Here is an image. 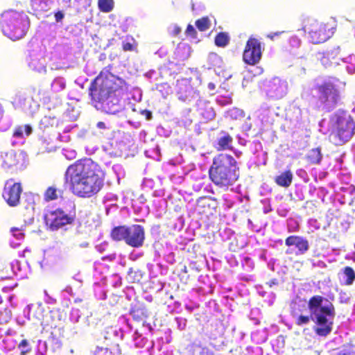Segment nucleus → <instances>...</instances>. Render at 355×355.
<instances>
[{
    "mask_svg": "<svg viewBox=\"0 0 355 355\" xmlns=\"http://www.w3.org/2000/svg\"><path fill=\"white\" fill-rule=\"evenodd\" d=\"M317 91L315 96L316 103L318 107L327 111L332 110L340 101V94L338 89L331 82H323L315 86Z\"/></svg>",
    "mask_w": 355,
    "mask_h": 355,
    "instance_id": "nucleus-8",
    "label": "nucleus"
},
{
    "mask_svg": "<svg viewBox=\"0 0 355 355\" xmlns=\"http://www.w3.org/2000/svg\"><path fill=\"white\" fill-rule=\"evenodd\" d=\"M29 253L31 252V250H28V249H25L24 251H23V256L24 257L26 253Z\"/></svg>",
    "mask_w": 355,
    "mask_h": 355,
    "instance_id": "nucleus-43",
    "label": "nucleus"
},
{
    "mask_svg": "<svg viewBox=\"0 0 355 355\" xmlns=\"http://www.w3.org/2000/svg\"><path fill=\"white\" fill-rule=\"evenodd\" d=\"M128 89L123 79L108 70H103L92 82L89 91L92 102L97 110L114 114L120 111L121 99Z\"/></svg>",
    "mask_w": 355,
    "mask_h": 355,
    "instance_id": "nucleus-2",
    "label": "nucleus"
},
{
    "mask_svg": "<svg viewBox=\"0 0 355 355\" xmlns=\"http://www.w3.org/2000/svg\"><path fill=\"white\" fill-rule=\"evenodd\" d=\"M181 31V28L178 26H175L173 31L174 35H178Z\"/></svg>",
    "mask_w": 355,
    "mask_h": 355,
    "instance_id": "nucleus-40",
    "label": "nucleus"
},
{
    "mask_svg": "<svg viewBox=\"0 0 355 355\" xmlns=\"http://www.w3.org/2000/svg\"><path fill=\"white\" fill-rule=\"evenodd\" d=\"M285 31H278L275 33H271L267 35V37L270 39L271 40H275V37L279 36L280 35L284 33Z\"/></svg>",
    "mask_w": 355,
    "mask_h": 355,
    "instance_id": "nucleus-36",
    "label": "nucleus"
},
{
    "mask_svg": "<svg viewBox=\"0 0 355 355\" xmlns=\"http://www.w3.org/2000/svg\"><path fill=\"white\" fill-rule=\"evenodd\" d=\"M55 19L57 22L61 21L64 18V14L61 11H58L54 15Z\"/></svg>",
    "mask_w": 355,
    "mask_h": 355,
    "instance_id": "nucleus-38",
    "label": "nucleus"
},
{
    "mask_svg": "<svg viewBox=\"0 0 355 355\" xmlns=\"http://www.w3.org/2000/svg\"><path fill=\"white\" fill-rule=\"evenodd\" d=\"M136 44L133 38L122 42V49L124 51H133L135 50Z\"/></svg>",
    "mask_w": 355,
    "mask_h": 355,
    "instance_id": "nucleus-28",
    "label": "nucleus"
},
{
    "mask_svg": "<svg viewBox=\"0 0 355 355\" xmlns=\"http://www.w3.org/2000/svg\"><path fill=\"white\" fill-rule=\"evenodd\" d=\"M196 347L200 348L202 350V353L206 352V354L208 355V354H209L208 349H207L205 347H200V346H196Z\"/></svg>",
    "mask_w": 355,
    "mask_h": 355,
    "instance_id": "nucleus-41",
    "label": "nucleus"
},
{
    "mask_svg": "<svg viewBox=\"0 0 355 355\" xmlns=\"http://www.w3.org/2000/svg\"><path fill=\"white\" fill-rule=\"evenodd\" d=\"M202 114L205 116V118L207 119H211L214 117L215 114L213 108L210 107L207 111L206 113H202Z\"/></svg>",
    "mask_w": 355,
    "mask_h": 355,
    "instance_id": "nucleus-34",
    "label": "nucleus"
},
{
    "mask_svg": "<svg viewBox=\"0 0 355 355\" xmlns=\"http://www.w3.org/2000/svg\"><path fill=\"white\" fill-rule=\"evenodd\" d=\"M340 55V47L334 46L322 52H318L315 54L316 59L325 67H330L338 64Z\"/></svg>",
    "mask_w": 355,
    "mask_h": 355,
    "instance_id": "nucleus-13",
    "label": "nucleus"
},
{
    "mask_svg": "<svg viewBox=\"0 0 355 355\" xmlns=\"http://www.w3.org/2000/svg\"><path fill=\"white\" fill-rule=\"evenodd\" d=\"M289 42L293 47L297 48L300 46L301 40L297 36L293 35L289 38Z\"/></svg>",
    "mask_w": 355,
    "mask_h": 355,
    "instance_id": "nucleus-32",
    "label": "nucleus"
},
{
    "mask_svg": "<svg viewBox=\"0 0 355 355\" xmlns=\"http://www.w3.org/2000/svg\"><path fill=\"white\" fill-rule=\"evenodd\" d=\"M336 355H355V352L350 349H343L338 352Z\"/></svg>",
    "mask_w": 355,
    "mask_h": 355,
    "instance_id": "nucleus-35",
    "label": "nucleus"
},
{
    "mask_svg": "<svg viewBox=\"0 0 355 355\" xmlns=\"http://www.w3.org/2000/svg\"><path fill=\"white\" fill-rule=\"evenodd\" d=\"M10 230L13 233V236L17 239H22L24 238V234L19 228L12 227Z\"/></svg>",
    "mask_w": 355,
    "mask_h": 355,
    "instance_id": "nucleus-33",
    "label": "nucleus"
},
{
    "mask_svg": "<svg viewBox=\"0 0 355 355\" xmlns=\"http://www.w3.org/2000/svg\"><path fill=\"white\" fill-rule=\"evenodd\" d=\"M355 132V122L352 117L346 112H341L336 114V120L334 129L330 134L331 141L336 145L341 146L348 141Z\"/></svg>",
    "mask_w": 355,
    "mask_h": 355,
    "instance_id": "nucleus-6",
    "label": "nucleus"
},
{
    "mask_svg": "<svg viewBox=\"0 0 355 355\" xmlns=\"http://www.w3.org/2000/svg\"><path fill=\"white\" fill-rule=\"evenodd\" d=\"M110 236L115 241H123L127 245L137 248L144 244L145 230L140 225H120L112 230Z\"/></svg>",
    "mask_w": 355,
    "mask_h": 355,
    "instance_id": "nucleus-7",
    "label": "nucleus"
},
{
    "mask_svg": "<svg viewBox=\"0 0 355 355\" xmlns=\"http://www.w3.org/2000/svg\"><path fill=\"white\" fill-rule=\"evenodd\" d=\"M3 298L1 297V295H0V304H1L3 303Z\"/></svg>",
    "mask_w": 355,
    "mask_h": 355,
    "instance_id": "nucleus-45",
    "label": "nucleus"
},
{
    "mask_svg": "<svg viewBox=\"0 0 355 355\" xmlns=\"http://www.w3.org/2000/svg\"><path fill=\"white\" fill-rule=\"evenodd\" d=\"M76 219V205L72 204V210L69 214L64 213L61 209H56L49 211L44 216L46 225L51 230H56L66 225L73 223Z\"/></svg>",
    "mask_w": 355,
    "mask_h": 355,
    "instance_id": "nucleus-10",
    "label": "nucleus"
},
{
    "mask_svg": "<svg viewBox=\"0 0 355 355\" xmlns=\"http://www.w3.org/2000/svg\"><path fill=\"white\" fill-rule=\"evenodd\" d=\"M93 355H112L108 348L97 347Z\"/></svg>",
    "mask_w": 355,
    "mask_h": 355,
    "instance_id": "nucleus-30",
    "label": "nucleus"
},
{
    "mask_svg": "<svg viewBox=\"0 0 355 355\" xmlns=\"http://www.w3.org/2000/svg\"><path fill=\"white\" fill-rule=\"evenodd\" d=\"M196 26L200 31H205L211 26L210 20L208 17H203L196 21Z\"/></svg>",
    "mask_w": 355,
    "mask_h": 355,
    "instance_id": "nucleus-26",
    "label": "nucleus"
},
{
    "mask_svg": "<svg viewBox=\"0 0 355 355\" xmlns=\"http://www.w3.org/2000/svg\"><path fill=\"white\" fill-rule=\"evenodd\" d=\"M322 153L320 148H315L311 149L306 156V159L310 164H318L322 160Z\"/></svg>",
    "mask_w": 355,
    "mask_h": 355,
    "instance_id": "nucleus-21",
    "label": "nucleus"
},
{
    "mask_svg": "<svg viewBox=\"0 0 355 355\" xmlns=\"http://www.w3.org/2000/svg\"><path fill=\"white\" fill-rule=\"evenodd\" d=\"M98 6L101 12H109L114 8V1L113 0H98Z\"/></svg>",
    "mask_w": 355,
    "mask_h": 355,
    "instance_id": "nucleus-25",
    "label": "nucleus"
},
{
    "mask_svg": "<svg viewBox=\"0 0 355 355\" xmlns=\"http://www.w3.org/2000/svg\"><path fill=\"white\" fill-rule=\"evenodd\" d=\"M261 55V42L257 38L250 37L243 50V62L249 65H255L260 61Z\"/></svg>",
    "mask_w": 355,
    "mask_h": 355,
    "instance_id": "nucleus-11",
    "label": "nucleus"
},
{
    "mask_svg": "<svg viewBox=\"0 0 355 355\" xmlns=\"http://www.w3.org/2000/svg\"><path fill=\"white\" fill-rule=\"evenodd\" d=\"M208 175L209 180L215 186L227 189L234 185L239 178L238 162L230 154H218L213 158Z\"/></svg>",
    "mask_w": 355,
    "mask_h": 355,
    "instance_id": "nucleus-4",
    "label": "nucleus"
},
{
    "mask_svg": "<svg viewBox=\"0 0 355 355\" xmlns=\"http://www.w3.org/2000/svg\"><path fill=\"white\" fill-rule=\"evenodd\" d=\"M96 125L100 129H105L106 128L105 123L103 121L98 122Z\"/></svg>",
    "mask_w": 355,
    "mask_h": 355,
    "instance_id": "nucleus-39",
    "label": "nucleus"
},
{
    "mask_svg": "<svg viewBox=\"0 0 355 355\" xmlns=\"http://www.w3.org/2000/svg\"><path fill=\"white\" fill-rule=\"evenodd\" d=\"M18 347L20 349V354L21 355H25L31 350L29 343L26 339L22 340L19 343Z\"/></svg>",
    "mask_w": 355,
    "mask_h": 355,
    "instance_id": "nucleus-29",
    "label": "nucleus"
},
{
    "mask_svg": "<svg viewBox=\"0 0 355 355\" xmlns=\"http://www.w3.org/2000/svg\"><path fill=\"white\" fill-rule=\"evenodd\" d=\"M208 87H209V89L213 90V89H215V85L214 83H209L208 84Z\"/></svg>",
    "mask_w": 355,
    "mask_h": 355,
    "instance_id": "nucleus-42",
    "label": "nucleus"
},
{
    "mask_svg": "<svg viewBox=\"0 0 355 355\" xmlns=\"http://www.w3.org/2000/svg\"><path fill=\"white\" fill-rule=\"evenodd\" d=\"M185 33L187 36H190L193 38H196L197 36L196 31L191 24L187 26Z\"/></svg>",
    "mask_w": 355,
    "mask_h": 355,
    "instance_id": "nucleus-31",
    "label": "nucleus"
},
{
    "mask_svg": "<svg viewBox=\"0 0 355 355\" xmlns=\"http://www.w3.org/2000/svg\"><path fill=\"white\" fill-rule=\"evenodd\" d=\"M116 346H117V347H118L119 354H121V349L119 348V345L117 344V345H116Z\"/></svg>",
    "mask_w": 355,
    "mask_h": 355,
    "instance_id": "nucleus-44",
    "label": "nucleus"
},
{
    "mask_svg": "<svg viewBox=\"0 0 355 355\" xmlns=\"http://www.w3.org/2000/svg\"><path fill=\"white\" fill-rule=\"evenodd\" d=\"M293 173L290 170H287L277 175L275 178V183L283 187H288L293 181Z\"/></svg>",
    "mask_w": 355,
    "mask_h": 355,
    "instance_id": "nucleus-17",
    "label": "nucleus"
},
{
    "mask_svg": "<svg viewBox=\"0 0 355 355\" xmlns=\"http://www.w3.org/2000/svg\"><path fill=\"white\" fill-rule=\"evenodd\" d=\"M285 244L287 246L295 245L300 254H304L309 248L308 240L299 236H288L285 240Z\"/></svg>",
    "mask_w": 355,
    "mask_h": 355,
    "instance_id": "nucleus-15",
    "label": "nucleus"
},
{
    "mask_svg": "<svg viewBox=\"0 0 355 355\" xmlns=\"http://www.w3.org/2000/svg\"><path fill=\"white\" fill-rule=\"evenodd\" d=\"M141 114L146 117L147 120H150L153 117L151 111L148 110H143L141 111Z\"/></svg>",
    "mask_w": 355,
    "mask_h": 355,
    "instance_id": "nucleus-37",
    "label": "nucleus"
},
{
    "mask_svg": "<svg viewBox=\"0 0 355 355\" xmlns=\"http://www.w3.org/2000/svg\"><path fill=\"white\" fill-rule=\"evenodd\" d=\"M216 200L210 197H201L197 200L196 211L199 214L208 216L216 209Z\"/></svg>",
    "mask_w": 355,
    "mask_h": 355,
    "instance_id": "nucleus-14",
    "label": "nucleus"
},
{
    "mask_svg": "<svg viewBox=\"0 0 355 355\" xmlns=\"http://www.w3.org/2000/svg\"><path fill=\"white\" fill-rule=\"evenodd\" d=\"M324 297L316 295L312 296L308 302L309 315H303L302 313L306 309L304 304L293 302L291 306V314L295 317V324L297 326L307 324L311 320L315 322V333L320 336H327L333 329V321L329 320L327 317L333 319L336 312L333 304L330 303L327 306H322Z\"/></svg>",
    "mask_w": 355,
    "mask_h": 355,
    "instance_id": "nucleus-3",
    "label": "nucleus"
},
{
    "mask_svg": "<svg viewBox=\"0 0 355 355\" xmlns=\"http://www.w3.org/2000/svg\"><path fill=\"white\" fill-rule=\"evenodd\" d=\"M12 318V312L8 309L0 311V324L8 322Z\"/></svg>",
    "mask_w": 355,
    "mask_h": 355,
    "instance_id": "nucleus-27",
    "label": "nucleus"
},
{
    "mask_svg": "<svg viewBox=\"0 0 355 355\" xmlns=\"http://www.w3.org/2000/svg\"><path fill=\"white\" fill-rule=\"evenodd\" d=\"M341 275L343 279V284L345 286H351L355 281V271L350 266H345L343 268Z\"/></svg>",
    "mask_w": 355,
    "mask_h": 355,
    "instance_id": "nucleus-20",
    "label": "nucleus"
},
{
    "mask_svg": "<svg viewBox=\"0 0 355 355\" xmlns=\"http://www.w3.org/2000/svg\"><path fill=\"white\" fill-rule=\"evenodd\" d=\"M33 132V128L31 125L26 124L24 126L17 125L12 132V137L21 139L24 136L28 137Z\"/></svg>",
    "mask_w": 355,
    "mask_h": 355,
    "instance_id": "nucleus-18",
    "label": "nucleus"
},
{
    "mask_svg": "<svg viewBox=\"0 0 355 355\" xmlns=\"http://www.w3.org/2000/svg\"><path fill=\"white\" fill-rule=\"evenodd\" d=\"M302 30L306 33L313 44H320L326 42L334 32L327 24L307 17L303 19Z\"/></svg>",
    "mask_w": 355,
    "mask_h": 355,
    "instance_id": "nucleus-9",
    "label": "nucleus"
},
{
    "mask_svg": "<svg viewBox=\"0 0 355 355\" xmlns=\"http://www.w3.org/2000/svg\"><path fill=\"white\" fill-rule=\"evenodd\" d=\"M27 21L28 16L24 12L8 10L2 15L1 28L11 40H19L26 34Z\"/></svg>",
    "mask_w": 355,
    "mask_h": 355,
    "instance_id": "nucleus-5",
    "label": "nucleus"
},
{
    "mask_svg": "<svg viewBox=\"0 0 355 355\" xmlns=\"http://www.w3.org/2000/svg\"><path fill=\"white\" fill-rule=\"evenodd\" d=\"M58 189L55 187H49L44 193V200L50 202L58 199Z\"/></svg>",
    "mask_w": 355,
    "mask_h": 355,
    "instance_id": "nucleus-24",
    "label": "nucleus"
},
{
    "mask_svg": "<svg viewBox=\"0 0 355 355\" xmlns=\"http://www.w3.org/2000/svg\"><path fill=\"white\" fill-rule=\"evenodd\" d=\"M105 173L101 166L91 158L76 160L66 169L64 184L76 196L90 198L104 186Z\"/></svg>",
    "mask_w": 355,
    "mask_h": 355,
    "instance_id": "nucleus-1",
    "label": "nucleus"
},
{
    "mask_svg": "<svg viewBox=\"0 0 355 355\" xmlns=\"http://www.w3.org/2000/svg\"><path fill=\"white\" fill-rule=\"evenodd\" d=\"M130 313L137 322L144 321L148 316V311L144 307H135L131 309Z\"/></svg>",
    "mask_w": 355,
    "mask_h": 355,
    "instance_id": "nucleus-22",
    "label": "nucleus"
},
{
    "mask_svg": "<svg viewBox=\"0 0 355 355\" xmlns=\"http://www.w3.org/2000/svg\"><path fill=\"white\" fill-rule=\"evenodd\" d=\"M222 133L224 135L218 139L216 148L217 150H232V144L233 142L232 137L227 132H222Z\"/></svg>",
    "mask_w": 355,
    "mask_h": 355,
    "instance_id": "nucleus-16",
    "label": "nucleus"
},
{
    "mask_svg": "<svg viewBox=\"0 0 355 355\" xmlns=\"http://www.w3.org/2000/svg\"><path fill=\"white\" fill-rule=\"evenodd\" d=\"M49 0H31V6L35 15H40L46 11Z\"/></svg>",
    "mask_w": 355,
    "mask_h": 355,
    "instance_id": "nucleus-19",
    "label": "nucleus"
},
{
    "mask_svg": "<svg viewBox=\"0 0 355 355\" xmlns=\"http://www.w3.org/2000/svg\"><path fill=\"white\" fill-rule=\"evenodd\" d=\"M230 42V37L227 33L220 32L218 33L214 39L215 44L218 47L226 46Z\"/></svg>",
    "mask_w": 355,
    "mask_h": 355,
    "instance_id": "nucleus-23",
    "label": "nucleus"
},
{
    "mask_svg": "<svg viewBox=\"0 0 355 355\" xmlns=\"http://www.w3.org/2000/svg\"><path fill=\"white\" fill-rule=\"evenodd\" d=\"M12 180L6 182L4 185L2 197L10 207H16L19 204L21 194L22 193V187L20 183H12Z\"/></svg>",
    "mask_w": 355,
    "mask_h": 355,
    "instance_id": "nucleus-12",
    "label": "nucleus"
}]
</instances>
